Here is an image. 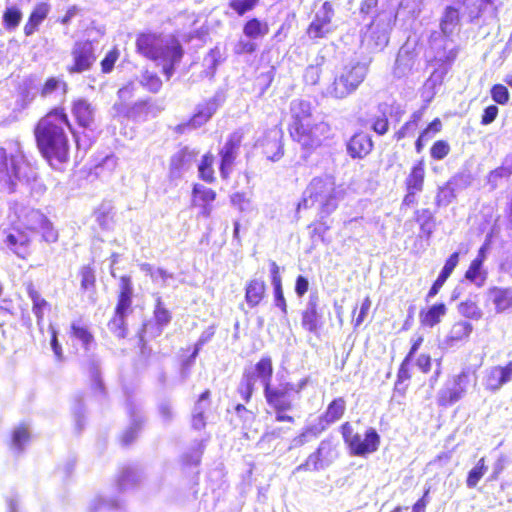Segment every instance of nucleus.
I'll list each match as a JSON object with an SVG mask.
<instances>
[{
	"instance_id": "24",
	"label": "nucleus",
	"mask_w": 512,
	"mask_h": 512,
	"mask_svg": "<svg viewBox=\"0 0 512 512\" xmlns=\"http://www.w3.org/2000/svg\"><path fill=\"white\" fill-rule=\"evenodd\" d=\"M217 193L215 190L205 187L201 184H194L192 187V201L194 205L202 207L200 214L209 218L212 213V202L215 201Z\"/></svg>"
},
{
	"instance_id": "52",
	"label": "nucleus",
	"mask_w": 512,
	"mask_h": 512,
	"mask_svg": "<svg viewBox=\"0 0 512 512\" xmlns=\"http://www.w3.org/2000/svg\"><path fill=\"white\" fill-rule=\"evenodd\" d=\"M451 151L450 144L444 139H439L433 142L430 147V157L435 161H440L446 158Z\"/></svg>"
},
{
	"instance_id": "64",
	"label": "nucleus",
	"mask_w": 512,
	"mask_h": 512,
	"mask_svg": "<svg viewBox=\"0 0 512 512\" xmlns=\"http://www.w3.org/2000/svg\"><path fill=\"white\" fill-rule=\"evenodd\" d=\"M499 109L495 104H491L483 109L480 123L484 126L491 124L496 120Z\"/></svg>"
},
{
	"instance_id": "43",
	"label": "nucleus",
	"mask_w": 512,
	"mask_h": 512,
	"mask_svg": "<svg viewBox=\"0 0 512 512\" xmlns=\"http://www.w3.org/2000/svg\"><path fill=\"white\" fill-rule=\"evenodd\" d=\"M256 377L252 371H246L238 386V393L241 398L248 403L251 400L252 394L255 389Z\"/></svg>"
},
{
	"instance_id": "39",
	"label": "nucleus",
	"mask_w": 512,
	"mask_h": 512,
	"mask_svg": "<svg viewBox=\"0 0 512 512\" xmlns=\"http://www.w3.org/2000/svg\"><path fill=\"white\" fill-rule=\"evenodd\" d=\"M78 276L82 291H95L97 279L96 271L92 264L82 265L78 270Z\"/></svg>"
},
{
	"instance_id": "40",
	"label": "nucleus",
	"mask_w": 512,
	"mask_h": 512,
	"mask_svg": "<svg viewBox=\"0 0 512 512\" xmlns=\"http://www.w3.org/2000/svg\"><path fill=\"white\" fill-rule=\"evenodd\" d=\"M256 379L259 378L263 383L264 388L271 385L273 375L272 361L269 357H263L255 365V370L252 371Z\"/></svg>"
},
{
	"instance_id": "25",
	"label": "nucleus",
	"mask_w": 512,
	"mask_h": 512,
	"mask_svg": "<svg viewBox=\"0 0 512 512\" xmlns=\"http://www.w3.org/2000/svg\"><path fill=\"white\" fill-rule=\"evenodd\" d=\"M512 379V361L505 366L492 367L486 375L485 385L488 390L496 391Z\"/></svg>"
},
{
	"instance_id": "63",
	"label": "nucleus",
	"mask_w": 512,
	"mask_h": 512,
	"mask_svg": "<svg viewBox=\"0 0 512 512\" xmlns=\"http://www.w3.org/2000/svg\"><path fill=\"white\" fill-rule=\"evenodd\" d=\"M321 74L320 65H309L304 72V80L307 84L316 85L320 81Z\"/></svg>"
},
{
	"instance_id": "33",
	"label": "nucleus",
	"mask_w": 512,
	"mask_h": 512,
	"mask_svg": "<svg viewBox=\"0 0 512 512\" xmlns=\"http://www.w3.org/2000/svg\"><path fill=\"white\" fill-rule=\"evenodd\" d=\"M196 152L190 150L187 146L179 149L174 153L169 161V169L172 173H179L183 170L194 158Z\"/></svg>"
},
{
	"instance_id": "57",
	"label": "nucleus",
	"mask_w": 512,
	"mask_h": 512,
	"mask_svg": "<svg viewBox=\"0 0 512 512\" xmlns=\"http://www.w3.org/2000/svg\"><path fill=\"white\" fill-rule=\"evenodd\" d=\"M154 319L157 325L165 326L171 321V313L164 306L161 298H157L154 308Z\"/></svg>"
},
{
	"instance_id": "28",
	"label": "nucleus",
	"mask_w": 512,
	"mask_h": 512,
	"mask_svg": "<svg viewBox=\"0 0 512 512\" xmlns=\"http://www.w3.org/2000/svg\"><path fill=\"white\" fill-rule=\"evenodd\" d=\"M267 285L261 278H252L245 285V302L249 308L259 306L266 297Z\"/></svg>"
},
{
	"instance_id": "18",
	"label": "nucleus",
	"mask_w": 512,
	"mask_h": 512,
	"mask_svg": "<svg viewBox=\"0 0 512 512\" xmlns=\"http://www.w3.org/2000/svg\"><path fill=\"white\" fill-rule=\"evenodd\" d=\"M374 149L372 136L364 131L355 132L346 142L347 154L352 159H364Z\"/></svg>"
},
{
	"instance_id": "47",
	"label": "nucleus",
	"mask_w": 512,
	"mask_h": 512,
	"mask_svg": "<svg viewBox=\"0 0 512 512\" xmlns=\"http://www.w3.org/2000/svg\"><path fill=\"white\" fill-rule=\"evenodd\" d=\"M487 471L485 458L482 457L478 460L476 465L469 471L466 479V485L469 488H475L479 480L484 476Z\"/></svg>"
},
{
	"instance_id": "4",
	"label": "nucleus",
	"mask_w": 512,
	"mask_h": 512,
	"mask_svg": "<svg viewBox=\"0 0 512 512\" xmlns=\"http://www.w3.org/2000/svg\"><path fill=\"white\" fill-rule=\"evenodd\" d=\"M136 96L134 83L128 82L117 91V99L112 109L118 118L132 121H144L152 113V102L150 99H141L133 102Z\"/></svg>"
},
{
	"instance_id": "59",
	"label": "nucleus",
	"mask_w": 512,
	"mask_h": 512,
	"mask_svg": "<svg viewBox=\"0 0 512 512\" xmlns=\"http://www.w3.org/2000/svg\"><path fill=\"white\" fill-rule=\"evenodd\" d=\"M459 257L460 253L458 251L453 252L445 261V264L442 268V270L439 273V276H441L444 279H448L450 275L452 274L453 270L457 267L459 263Z\"/></svg>"
},
{
	"instance_id": "17",
	"label": "nucleus",
	"mask_w": 512,
	"mask_h": 512,
	"mask_svg": "<svg viewBox=\"0 0 512 512\" xmlns=\"http://www.w3.org/2000/svg\"><path fill=\"white\" fill-rule=\"evenodd\" d=\"M468 374L461 373L453 378L451 385L440 390L437 398L440 407H449L458 402L466 392Z\"/></svg>"
},
{
	"instance_id": "15",
	"label": "nucleus",
	"mask_w": 512,
	"mask_h": 512,
	"mask_svg": "<svg viewBox=\"0 0 512 512\" xmlns=\"http://www.w3.org/2000/svg\"><path fill=\"white\" fill-rule=\"evenodd\" d=\"M241 142L242 135L238 132H233L227 138L224 146L219 150V172L223 180H228L230 177L232 166L237 158Z\"/></svg>"
},
{
	"instance_id": "60",
	"label": "nucleus",
	"mask_w": 512,
	"mask_h": 512,
	"mask_svg": "<svg viewBox=\"0 0 512 512\" xmlns=\"http://www.w3.org/2000/svg\"><path fill=\"white\" fill-rule=\"evenodd\" d=\"M212 114L213 112L210 108H201L189 119L187 125L192 127L200 126L206 123L211 118Z\"/></svg>"
},
{
	"instance_id": "30",
	"label": "nucleus",
	"mask_w": 512,
	"mask_h": 512,
	"mask_svg": "<svg viewBox=\"0 0 512 512\" xmlns=\"http://www.w3.org/2000/svg\"><path fill=\"white\" fill-rule=\"evenodd\" d=\"M69 338L73 344H80L83 350H91L96 347V340L89 328L78 322H72L70 325Z\"/></svg>"
},
{
	"instance_id": "10",
	"label": "nucleus",
	"mask_w": 512,
	"mask_h": 512,
	"mask_svg": "<svg viewBox=\"0 0 512 512\" xmlns=\"http://www.w3.org/2000/svg\"><path fill=\"white\" fill-rule=\"evenodd\" d=\"M25 163V157L20 153H8L0 146V188L8 193L16 190L20 181V171Z\"/></svg>"
},
{
	"instance_id": "2",
	"label": "nucleus",
	"mask_w": 512,
	"mask_h": 512,
	"mask_svg": "<svg viewBox=\"0 0 512 512\" xmlns=\"http://www.w3.org/2000/svg\"><path fill=\"white\" fill-rule=\"evenodd\" d=\"M291 122L287 130L290 138L298 143L306 155L321 147L329 127L314 119L311 104L303 99L294 100L290 106Z\"/></svg>"
},
{
	"instance_id": "62",
	"label": "nucleus",
	"mask_w": 512,
	"mask_h": 512,
	"mask_svg": "<svg viewBox=\"0 0 512 512\" xmlns=\"http://www.w3.org/2000/svg\"><path fill=\"white\" fill-rule=\"evenodd\" d=\"M308 228L311 230L310 235L311 238H319L321 240L324 239V235L327 233V231L330 229L329 224L324 220H317L313 223H311Z\"/></svg>"
},
{
	"instance_id": "37",
	"label": "nucleus",
	"mask_w": 512,
	"mask_h": 512,
	"mask_svg": "<svg viewBox=\"0 0 512 512\" xmlns=\"http://www.w3.org/2000/svg\"><path fill=\"white\" fill-rule=\"evenodd\" d=\"M214 156L211 152L205 153L198 165V177L202 181L212 184L216 181L214 170Z\"/></svg>"
},
{
	"instance_id": "9",
	"label": "nucleus",
	"mask_w": 512,
	"mask_h": 512,
	"mask_svg": "<svg viewBox=\"0 0 512 512\" xmlns=\"http://www.w3.org/2000/svg\"><path fill=\"white\" fill-rule=\"evenodd\" d=\"M294 391L296 390L291 383H281L277 387L271 384L264 388L266 403L275 412L276 421L290 424L295 422V418L288 414V411L293 408V404L289 398Z\"/></svg>"
},
{
	"instance_id": "32",
	"label": "nucleus",
	"mask_w": 512,
	"mask_h": 512,
	"mask_svg": "<svg viewBox=\"0 0 512 512\" xmlns=\"http://www.w3.org/2000/svg\"><path fill=\"white\" fill-rule=\"evenodd\" d=\"M301 324L309 332H316L322 324V315L317 299H310L302 312Z\"/></svg>"
},
{
	"instance_id": "1",
	"label": "nucleus",
	"mask_w": 512,
	"mask_h": 512,
	"mask_svg": "<svg viewBox=\"0 0 512 512\" xmlns=\"http://www.w3.org/2000/svg\"><path fill=\"white\" fill-rule=\"evenodd\" d=\"M66 128L72 130V123L63 106L50 108L33 128L36 147L50 165L69 160L70 145Z\"/></svg>"
},
{
	"instance_id": "19",
	"label": "nucleus",
	"mask_w": 512,
	"mask_h": 512,
	"mask_svg": "<svg viewBox=\"0 0 512 512\" xmlns=\"http://www.w3.org/2000/svg\"><path fill=\"white\" fill-rule=\"evenodd\" d=\"M117 164V159L114 156H106L100 162L84 167L82 174L89 181L106 180L115 173Z\"/></svg>"
},
{
	"instance_id": "45",
	"label": "nucleus",
	"mask_w": 512,
	"mask_h": 512,
	"mask_svg": "<svg viewBox=\"0 0 512 512\" xmlns=\"http://www.w3.org/2000/svg\"><path fill=\"white\" fill-rule=\"evenodd\" d=\"M141 86L150 93L156 94L162 88V80L155 72L145 70L141 75Z\"/></svg>"
},
{
	"instance_id": "38",
	"label": "nucleus",
	"mask_w": 512,
	"mask_h": 512,
	"mask_svg": "<svg viewBox=\"0 0 512 512\" xmlns=\"http://www.w3.org/2000/svg\"><path fill=\"white\" fill-rule=\"evenodd\" d=\"M460 9L454 6H447L440 19V29L444 34H450L452 29L460 23Z\"/></svg>"
},
{
	"instance_id": "34",
	"label": "nucleus",
	"mask_w": 512,
	"mask_h": 512,
	"mask_svg": "<svg viewBox=\"0 0 512 512\" xmlns=\"http://www.w3.org/2000/svg\"><path fill=\"white\" fill-rule=\"evenodd\" d=\"M346 402L342 397L332 400L324 413L322 414V421L327 425L333 424L339 421L345 414Z\"/></svg>"
},
{
	"instance_id": "42",
	"label": "nucleus",
	"mask_w": 512,
	"mask_h": 512,
	"mask_svg": "<svg viewBox=\"0 0 512 512\" xmlns=\"http://www.w3.org/2000/svg\"><path fill=\"white\" fill-rule=\"evenodd\" d=\"M22 20V12L16 5L7 6L2 14L3 26L6 30L16 29Z\"/></svg>"
},
{
	"instance_id": "49",
	"label": "nucleus",
	"mask_w": 512,
	"mask_h": 512,
	"mask_svg": "<svg viewBox=\"0 0 512 512\" xmlns=\"http://www.w3.org/2000/svg\"><path fill=\"white\" fill-rule=\"evenodd\" d=\"M415 64V56L411 51L399 54L395 62V70L401 75L411 72Z\"/></svg>"
},
{
	"instance_id": "36",
	"label": "nucleus",
	"mask_w": 512,
	"mask_h": 512,
	"mask_svg": "<svg viewBox=\"0 0 512 512\" xmlns=\"http://www.w3.org/2000/svg\"><path fill=\"white\" fill-rule=\"evenodd\" d=\"M269 32V25L267 22L260 20L257 17L249 18L243 25V34L248 39H258L266 36Z\"/></svg>"
},
{
	"instance_id": "6",
	"label": "nucleus",
	"mask_w": 512,
	"mask_h": 512,
	"mask_svg": "<svg viewBox=\"0 0 512 512\" xmlns=\"http://www.w3.org/2000/svg\"><path fill=\"white\" fill-rule=\"evenodd\" d=\"M339 430L351 456L366 457L377 452L380 447L381 437L373 427H368L361 435L346 421L341 424Z\"/></svg>"
},
{
	"instance_id": "31",
	"label": "nucleus",
	"mask_w": 512,
	"mask_h": 512,
	"mask_svg": "<svg viewBox=\"0 0 512 512\" xmlns=\"http://www.w3.org/2000/svg\"><path fill=\"white\" fill-rule=\"evenodd\" d=\"M26 291L32 301V312L36 317V322L38 325H42L44 322L45 312L50 311L51 305L41 296L40 292L32 282H28L26 284Z\"/></svg>"
},
{
	"instance_id": "29",
	"label": "nucleus",
	"mask_w": 512,
	"mask_h": 512,
	"mask_svg": "<svg viewBox=\"0 0 512 512\" xmlns=\"http://www.w3.org/2000/svg\"><path fill=\"white\" fill-rule=\"evenodd\" d=\"M489 300L495 307L497 313L512 309V288L491 286L487 290Z\"/></svg>"
},
{
	"instance_id": "44",
	"label": "nucleus",
	"mask_w": 512,
	"mask_h": 512,
	"mask_svg": "<svg viewBox=\"0 0 512 512\" xmlns=\"http://www.w3.org/2000/svg\"><path fill=\"white\" fill-rule=\"evenodd\" d=\"M483 264L471 261L469 267L465 271L464 277L469 282L476 284L481 287L487 278V273L482 269Z\"/></svg>"
},
{
	"instance_id": "11",
	"label": "nucleus",
	"mask_w": 512,
	"mask_h": 512,
	"mask_svg": "<svg viewBox=\"0 0 512 512\" xmlns=\"http://www.w3.org/2000/svg\"><path fill=\"white\" fill-rule=\"evenodd\" d=\"M70 54L72 60L66 67V71L71 75L89 71L97 59L95 47L91 40L76 41Z\"/></svg>"
},
{
	"instance_id": "5",
	"label": "nucleus",
	"mask_w": 512,
	"mask_h": 512,
	"mask_svg": "<svg viewBox=\"0 0 512 512\" xmlns=\"http://www.w3.org/2000/svg\"><path fill=\"white\" fill-rule=\"evenodd\" d=\"M133 284L129 275H122L119 279V291L112 317L107 326L109 331L117 338L123 339L128 334L126 317L132 312Z\"/></svg>"
},
{
	"instance_id": "51",
	"label": "nucleus",
	"mask_w": 512,
	"mask_h": 512,
	"mask_svg": "<svg viewBox=\"0 0 512 512\" xmlns=\"http://www.w3.org/2000/svg\"><path fill=\"white\" fill-rule=\"evenodd\" d=\"M30 440V433L26 426L20 425L12 433L11 445L18 451L23 450L24 445Z\"/></svg>"
},
{
	"instance_id": "54",
	"label": "nucleus",
	"mask_w": 512,
	"mask_h": 512,
	"mask_svg": "<svg viewBox=\"0 0 512 512\" xmlns=\"http://www.w3.org/2000/svg\"><path fill=\"white\" fill-rule=\"evenodd\" d=\"M203 455V447L194 448L181 456V465L184 468H191L200 465Z\"/></svg>"
},
{
	"instance_id": "48",
	"label": "nucleus",
	"mask_w": 512,
	"mask_h": 512,
	"mask_svg": "<svg viewBox=\"0 0 512 512\" xmlns=\"http://www.w3.org/2000/svg\"><path fill=\"white\" fill-rule=\"evenodd\" d=\"M421 119L420 113H413L408 121H406L401 128L394 133V138L397 141L402 140L403 138L413 134L417 127L418 123Z\"/></svg>"
},
{
	"instance_id": "61",
	"label": "nucleus",
	"mask_w": 512,
	"mask_h": 512,
	"mask_svg": "<svg viewBox=\"0 0 512 512\" xmlns=\"http://www.w3.org/2000/svg\"><path fill=\"white\" fill-rule=\"evenodd\" d=\"M371 129L378 135H385L389 131V119L386 112L373 119Z\"/></svg>"
},
{
	"instance_id": "7",
	"label": "nucleus",
	"mask_w": 512,
	"mask_h": 512,
	"mask_svg": "<svg viewBox=\"0 0 512 512\" xmlns=\"http://www.w3.org/2000/svg\"><path fill=\"white\" fill-rule=\"evenodd\" d=\"M307 197L302 199L298 204V209L306 207L308 201L311 204L319 203L320 212L329 215L338 207L339 192L335 184L323 178H314L306 190Z\"/></svg>"
},
{
	"instance_id": "35",
	"label": "nucleus",
	"mask_w": 512,
	"mask_h": 512,
	"mask_svg": "<svg viewBox=\"0 0 512 512\" xmlns=\"http://www.w3.org/2000/svg\"><path fill=\"white\" fill-rule=\"evenodd\" d=\"M473 330L472 325L467 321H457L452 326L446 337V343L453 345L458 342L465 341L469 338Z\"/></svg>"
},
{
	"instance_id": "26",
	"label": "nucleus",
	"mask_w": 512,
	"mask_h": 512,
	"mask_svg": "<svg viewBox=\"0 0 512 512\" xmlns=\"http://www.w3.org/2000/svg\"><path fill=\"white\" fill-rule=\"evenodd\" d=\"M269 267L275 306L278 307L284 315H286L288 309L283 293L281 269L275 261H270Z\"/></svg>"
},
{
	"instance_id": "55",
	"label": "nucleus",
	"mask_w": 512,
	"mask_h": 512,
	"mask_svg": "<svg viewBox=\"0 0 512 512\" xmlns=\"http://www.w3.org/2000/svg\"><path fill=\"white\" fill-rule=\"evenodd\" d=\"M371 307V299L369 296H366L363 302L360 305L359 311L357 312V307H354L352 311V323L354 328L359 327L364 322L368 311Z\"/></svg>"
},
{
	"instance_id": "23",
	"label": "nucleus",
	"mask_w": 512,
	"mask_h": 512,
	"mask_svg": "<svg viewBox=\"0 0 512 512\" xmlns=\"http://www.w3.org/2000/svg\"><path fill=\"white\" fill-rule=\"evenodd\" d=\"M50 9L47 2H39L32 8L23 26V34L26 37H30L39 31L40 26L48 17Z\"/></svg>"
},
{
	"instance_id": "50",
	"label": "nucleus",
	"mask_w": 512,
	"mask_h": 512,
	"mask_svg": "<svg viewBox=\"0 0 512 512\" xmlns=\"http://www.w3.org/2000/svg\"><path fill=\"white\" fill-rule=\"evenodd\" d=\"M259 4V0H229V8L238 16H243L254 10Z\"/></svg>"
},
{
	"instance_id": "22",
	"label": "nucleus",
	"mask_w": 512,
	"mask_h": 512,
	"mask_svg": "<svg viewBox=\"0 0 512 512\" xmlns=\"http://www.w3.org/2000/svg\"><path fill=\"white\" fill-rule=\"evenodd\" d=\"M6 238L4 242L6 245L21 258H26L28 254L27 247L31 240L25 229H21L15 226L9 228L6 232Z\"/></svg>"
},
{
	"instance_id": "46",
	"label": "nucleus",
	"mask_w": 512,
	"mask_h": 512,
	"mask_svg": "<svg viewBox=\"0 0 512 512\" xmlns=\"http://www.w3.org/2000/svg\"><path fill=\"white\" fill-rule=\"evenodd\" d=\"M459 313L468 319L480 320L483 316V312L478 304L470 299H466L458 304Z\"/></svg>"
},
{
	"instance_id": "56",
	"label": "nucleus",
	"mask_w": 512,
	"mask_h": 512,
	"mask_svg": "<svg viewBox=\"0 0 512 512\" xmlns=\"http://www.w3.org/2000/svg\"><path fill=\"white\" fill-rule=\"evenodd\" d=\"M119 56L120 52L117 47L110 49L100 62L101 72L103 74H109L112 72Z\"/></svg>"
},
{
	"instance_id": "41",
	"label": "nucleus",
	"mask_w": 512,
	"mask_h": 512,
	"mask_svg": "<svg viewBox=\"0 0 512 512\" xmlns=\"http://www.w3.org/2000/svg\"><path fill=\"white\" fill-rule=\"evenodd\" d=\"M57 90H61L63 93H66L68 90V84L61 78L50 76L47 77L41 85L39 94L42 98H46Z\"/></svg>"
},
{
	"instance_id": "58",
	"label": "nucleus",
	"mask_w": 512,
	"mask_h": 512,
	"mask_svg": "<svg viewBox=\"0 0 512 512\" xmlns=\"http://www.w3.org/2000/svg\"><path fill=\"white\" fill-rule=\"evenodd\" d=\"M235 412H236V415H237V418L239 419V421L241 422V428L245 429L247 428L249 425H251L255 419H256V415L254 412H252L251 410H248L244 405L242 404H237L235 406Z\"/></svg>"
},
{
	"instance_id": "27",
	"label": "nucleus",
	"mask_w": 512,
	"mask_h": 512,
	"mask_svg": "<svg viewBox=\"0 0 512 512\" xmlns=\"http://www.w3.org/2000/svg\"><path fill=\"white\" fill-rule=\"evenodd\" d=\"M446 314L447 306L445 303H434L419 311V323L424 328H433L442 321Z\"/></svg>"
},
{
	"instance_id": "53",
	"label": "nucleus",
	"mask_w": 512,
	"mask_h": 512,
	"mask_svg": "<svg viewBox=\"0 0 512 512\" xmlns=\"http://www.w3.org/2000/svg\"><path fill=\"white\" fill-rule=\"evenodd\" d=\"M490 95L492 100L499 105H507L510 101V92L508 88L501 83H497L491 86Z\"/></svg>"
},
{
	"instance_id": "13",
	"label": "nucleus",
	"mask_w": 512,
	"mask_h": 512,
	"mask_svg": "<svg viewBox=\"0 0 512 512\" xmlns=\"http://www.w3.org/2000/svg\"><path fill=\"white\" fill-rule=\"evenodd\" d=\"M337 456L335 445L328 440H322L318 447L308 455L306 460L295 468L294 472L319 471L329 465Z\"/></svg>"
},
{
	"instance_id": "14",
	"label": "nucleus",
	"mask_w": 512,
	"mask_h": 512,
	"mask_svg": "<svg viewBox=\"0 0 512 512\" xmlns=\"http://www.w3.org/2000/svg\"><path fill=\"white\" fill-rule=\"evenodd\" d=\"M431 365V359L428 354H407L400 365L395 390L404 395L407 385H403V383L411 378L414 368H417L422 373H427L431 370Z\"/></svg>"
},
{
	"instance_id": "3",
	"label": "nucleus",
	"mask_w": 512,
	"mask_h": 512,
	"mask_svg": "<svg viewBox=\"0 0 512 512\" xmlns=\"http://www.w3.org/2000/svg\"><path fill=\"white\" fill-rule=\"evenodd\" d=\"M135 46L137 53L143 57L164 62L162 71L167 80L171 78L176 64L180 63L184 55L183 47L176 36L172 35L165 40L161 33L154 31L138 33Z\"/></svg>"
},
{
	"instance_id": "20",
	"label": "nucleus",
	"mask_w": 512,
	"mask_h": 512,
	"mask_svg": "<svg viewBox=\"0 0 512 512\" xmlns=\"http://www.w3.org/2000/svg\"><path fill=\"white\" fill-rule=\"evenodd\" d=\"M334 15L333 5L329 1H325L322 4V15H316L314 20L309 24L307 28V33L312 38H323L325 37L331 29L329 25L331 24L332 18Z\"/></svg>"
},
{
	"instance_id": "8",
	"label": "nucleus",
	"mask_w": 512,
	"mask_h": 512,
	"mask_svg": "<svg viewBox=\"0 0 512 512\" xmlns=\"http://www.w3.org/2000/svg\"><path fill=\"white\" fill-rule=\"evenodd\" d=\"M367 75L366 65L355 62L345 65L328 87V93L335 99H343L353 93Z\"/></svg>"
},
{
	"instance_id": "21",
	"label": "nucleus",
	"mask_w": 512,
	"mask_h": 512,
	"mask_svg": "<svg viewBox=\"0 0 512 512\" xmlns=\"http://www.w3.org/2000/svg\"><path fill=\"white\" fill-rule=\"evenodd\" d=\"M71 112L79 127L84 129L92 127L95 120V109L88 100L84 98L73 100Z\"/></svg>"
},
{
	"instance_id": "16",
	"label": "nucleus",
	"mask_w": 512,
	"mask_h": 512,
	"mask_svg": "<svg viewBox=\"0 0 512 512\" xmlns=\"http://www.w3.org/2000/svg\"><path fill=\"white\" fill-rule=\"evenodd\" d=\"M27 219L26 230H39L42 239L47 243H55L58 240V232L48 218L39 210H30L25 215Z\"/></svg>"
},
{
	"instance_id": "12",
	"label": "nucleus",
	"mask_w": 512,
	"mask_h": 512,
	"mask_svg": "<svg viewBox=\"0 0 512 512\" xmlns=\"http://www.w3.org/2000/svg\"><path fill=\"white\" fill-rule=\"evenodd\" d=\"M426 165L423 159L417 160L409 169L404 180L405 194L402 206L410 207L416 203V195L424 190Z\"/></svg>"
}]
</instances>
